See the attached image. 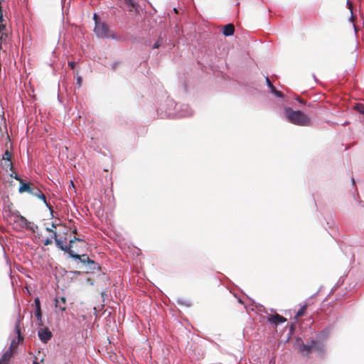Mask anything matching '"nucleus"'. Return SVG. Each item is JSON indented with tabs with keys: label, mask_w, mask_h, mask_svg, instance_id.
I'll list each match as a JSON object with an SVG mask.
<instances>
[{
	"label": "nucleus",
	"mask_w": 364,
	"mask_h": 364,
	"mask_svg": "<svg viewBox=\"0 0 364 364\" xmlns=\"http://www.w3.org/2000/svg\"><path fill=\"white\" fill-rule=\"evenodd\" d=\"M289 338H290V337L289 336V337L287 338V342L289 340Z\"/></svg>",
	"instance_id": "nucleus-62"
},
{
	"label": "nucleus",
	"mask_w": 364,
	"mask_h": 364,
	"mask_svg": "<svg viewBox=\"0 0 364 364\" xmlns=\"http://www.w3.org/2000/svg\"><path fill=\"white\" fill-rule=\"evenodd\" d=\"M300 350L302 352H306V355H309L310 353L312 352V344L310 341L307 343H302V345L300 347Z\"/></svg>",
	"instance_id": "nucleus-23"
},
{
	"label": "nucleus",
	"mask_w": 364,
	"mask_h": 364,
	"mask_svg": "<svg viewBox=\"0 0 364 364\" xmlns=\"http://www.w3.org/2000/svg\"><path fill=\"white\" fill-rule=\"evenodd\" d=\"M83 242V239L80 238V237H74L73 239H70V241H69V243L70 245H71V248H73V242Z\"/></svg>",
	"instance_id": "nucleus-31"
},
{
	"label": "nucleus",
	"mask_w": 364,
	"mask_h": 364,
	"mask_svg": "<svg viewBox=\"0 0 364 364\" xmlns=\"http://www.w3.org/2000/svg\"><path fill=\"white\" fill-rule=\"evenodd\" d=\"M296 329V326H295V324L294 323H291V326H289V334L291 335Z\"/></svg>",
	"instance_id": "nucleus-38"
},
{
	"label": "nucleus",
	"mask_w": 364,
	"mask_h": 364,
	"mask_svg": "<svg viewBox=\"0 0 364 364\" xmlns=\"http://www.w3.org/2000/svg\"><path fill=\"white\" fill-rule=\"evenodd\" d=\"M16 210H14L13 209V203H9L7 205H6L4 207V216L5 218H11V217H14V218H15V214L14 212H15Z\"/></svg>",
	"instance_id": "nucleus-18"
},
{
	"label": "nucleus",
	"mask_w": 364,
	"mask_h": 364,
	"mask_svg": "<svg viewBox=\"0 0 364 364\" xmlns=\"http://www.w3.org/2000/svg\"><path fill=\"white\" fill-rule=\"evenodd\" d=\"M237 301H238L239 303L243 304V301H242V300L240 298H238Z\"/></svg>",
	"instance_id": "nucleus-52"
},
{
	"label": "nucleus",
	"mask_w": 364,
	"mask_h": 364,
	"mask_svg": "<svg viewBox=\"0 0 364 364\" xmlns=\"http://www.w3.org/2000/svg\"><path fill=\"white\" fill-rule=\"evenodd\" d=\"M57 225L55 223H51V227H50V229H53L54 228H56Z\"/></svg>",
	"instance_id": "nucleus-45"
},
{
	"label": "nucleus",
	"mask_w": 364,
	"mask_h": 364,
	"mask_svg": "<svg viewBox=\"0 0 364 364\" xmlns=\"http://www.w3.org/2000/svg\"><path fill=\"white\" fill-rule=\"evenodd\" d=\"M175 12H177V9L176 8L173 9Z\"/></svg>",
	"instance_id": "nucleus-60"
},
{
	"label": "nucleus",
	"mask_w": 364,
	"mask_h": 364,
	"mask_svg": "<svg viewBox=\"0 0 364 364\" xmlns=\"http://www.w3.org/2000/svg\"><path fill=\"white\" fill-rule=\"evenodd\" d=\"M46 230L47 232H52V235H53V238H54V239H55V238H58V237H57V236H58L57 232H56L55 230H53V229H50V228H49V227H47V228H46Z\"/></svg>",
	"instance_id": "nucleus-35"
},
{
	"label": "nucleus",
	"mask_w": 364,
	"mask_h": 364,
	"mask_svg": "<svg viewBox=\"0 0 364 364\" xmlns=\"http://www.w3.org/2000/svg\"><path fill=\"white\" fill-rule=\"evenodd\" d=\"M34 306H35L34 312L42 311H41V300H40V298L38 296H36V297L34 298Z\"/></svg>",
	"instance_id": "nucleus-27"
},
{
	"label": "nucleus",
	"mask_w": 364,
	"mask_h": 364,
	"mask_svg": "<svg viewBox=\"0 0 364 364\" xmlns=\"http://www.w3.org/2000/svg\"><path fill=\"white\" fill-rule=\"evenodd\" d=\"M76 63L75 61H69L68 62V66L70 68V69H74L75 67Z\"/></svg>",
	"instance_id": "nucleus-40"
},
{
	"label": "nucleus",
	"mask_w": 364,
	"mask_h": 364,
	"mask_svg": "<svg viewBox=\"0 0 364 364\" xmlns=\"http://www.w3.org/2000/svg\"><path fill=\"white\" fill-rule=\"evenodd\" d=\"M296 100L299 103H300L301 105L304 104V100H302L301 97H296Z\"/></svg>",
	"instance_id": "nucleus-41"
},
{
	"label": "nucleus",
	"mask_w": 364,
	"mask_h": 364,
	"mask_svg": "<svg viewBox=\"0 0 364 364\" xmlns=\"http://www.w3.org/2000/svg\"><path fill=\"white\" fill-rule=\"evenodd\" d=\"M306 308H307V305L306 304H304V306L300 307V309L297 311V312L296 314V316H294V319L296 321L297 320L298 317H301V316H304V312H305Z\"/></svg>",
	"instance_id": "nucleus-28"
},
{
	"label": "nucleus",
	"mask_w": 364,
	"mask_h": 364,
	"mask_svg": "<svg viewBox=\"0 0 364 364\" xmlns=\"http://www.w3.org/2000/svg\"><path fill=\"white\" fill-rule=\"evenodd\" d=\"M93 32L97 38H108L119 41L122 38L117 36L113 31H111L107 23L102 22L100 25L94 27Z\"/></svg>",
	"instance_id": "nucleus-2"
},
{
	"label": "nucleus",
	"mask_w": 364,
	"mask_h": 364,
	"mask_svg": "<svg viewBox=\"0 0 364 364\" xmlns=\"http://www.w3.org/2000/svg\"><path fill=\"white\" fill-rule=\"evenodd\" d=\"M176 301V303L179 306H185V307L189 308L192 306L191 301H190L189 300L185 299L183 298H181V297H178Z\"/></svg>",
	"instance_id": "nucleus-22"
},
{
	"label": "nucleus",
	"mask_w": 364,
	"mask_h": 364,
	"mask_svg": "<svg viewBox=\"0 0 364 364\" xmlns=\"http://www.w3.org/2000/svg\"><path fill=\"white\" fill-rule=\"evenodd\" d=\"M69 258L73 259L75 262L77 264H81V266L79 267V268H81L82 267H86L87 265V262L90 260V257L86 254L79 255L76 253L75 251H70L69 252Z\"/></svg>",
	"instance_id": "nucleus-6"
},
{
	"label": "nucleus",
	"mask_w": 364,
	"mask_h": 364,
	"mask_svg": "<svg viewBox=\"0 0 364 364\" xmlns=\"http://www.w3.org/2000/svg\"><path fill=\"white\" fill-rule=\"evenodd\" d=\"M336 328V322H333L328 326H326L323 330L318 331L316 333V338L324 341L326 340L331 335V332Z\"/></svg>",
	"instance_id": "nucleus-8"
},
{
	"label": "nucleus",
	"mask_w": 364,
	"mask_h": 364,
	"mask_svg": "<svg viewBox=\"0 0 364 364\" xmlns=\"http://www.w3.org/2000/svg\"><path fill=\"white\" fill-rule=\"evenodd\" d=\"M70 186H72L73 188L75 187L73 181H70Z\"/></svg>",
	"instance_id": "nucleus-54"
},
{
	"label": "nucleus",
	"mask_w": 364,
	"mask_h": 364,
	"mask_svg": "<svg viewBox=\"0 0 364 364\" xmlns=\"http://www.w3.org/2000/svg\"><path fill=\"white\" fill-rule=\"evenodd\" d=\"M353 25V28H354L355 33L356 34L357 29H356L355 25L354 23Z\"/></svg>",
	"instance_id": "nucleus-51"
},
{
	"label": "nucleus",
	"mask_w": 364,
	"mask_h": 364,
	"mask_svg": "<svg viewBox=\"0 0 364 364\" xmlns=\"http://www.w3.org/2000/svg\"><path fill=\"white\" fill-rule=\"evenodd\" d=\"M1 159L5 161V164L2 165V167L5 169L9 168L11 170L13 168V165L11 163V152L9 150H6L4 153L1 156Z\"/></svg>",
	"instance_id": "nucleus-13"
},
{
	"label": "nucleus",
	"mask_w": 364,
	"mask_h": 364,
	"mask_svg": "<svg viewBox=\"0 0 364 364\" xmlns=\"http://www.w3.org/2000/svg\"><path fill=\"white\" fill-rule=\"evenodd\" d=\"M235 27L232 23H228L223 26L222 33L225 36H232L234 35Z\"/></svg>",
	"instance_id": "nucleus-17"
},
{
	"label": "nucleus",
	"mask_w": 364,
	"mask_h": 364,
	"mask_svg": "<svg viewBox=\"0 0 364 364\" xmlns=\"http://www.w3.org/2000/svg\"><path fill=\"white\" fill-rule=\"evenodd\" d=\"M166 42V36H162L161 33L158 37L156 42L153 44L151 48L152 49H159V48L162 47L164 43Z\"/></svg>",
	"instance_id": "nucleus-19"
},
{
	"label": "nucleus",
	"mask_w": 364,
	"mask_h": 364,
	"mask_svg": "<svg viewBox=\"0 0 364 364\" xmlns=\"http://www.w3.org/2000/svg\"><path fill=\"white\" fill-rule=\"evenodd\" d=\"M13 356V350H11V347H9L6 352L2 355L1 358L6 361L9 362L10 359Z\"/></svg>",
	"instance_id": "nucleus-24"
},
{
	"label": "nucleus",
	"mask_w": 364,
	"mask_h": 364,
	"mask_svg": "<svg viewBox=\"0 0 364 364\" xmlns=\"http://www.w3.org/2000/svg\"><path fill=\"white\" fill-rule=\"evenodd\" d=\"M10 176L15 178L16 180L18 181L20 183L23 181V179L21 178V176L15 172H12L10 174Z\"/></svg>",
	"instance_id": "nucleus-34"
},
{
	"label": "nucleus",
	"mask_w": 364,
	"mask_h": 364,
	"mask_svg": "<svg viewBox=\"0 0 364 364\" xmlns=\"http://www.w3.org/2000/svg\"><path fill=\"white\" fill-rule=\"evenodd\" d=\"M166 104L167 106V109L165 112H164L163 107H161L158 109L157 112L158 115L161 118L167 117L166 114H168L169 112H173L176 110V108L178 107V104H177L173 99L167 98L166 101Z\"/></svg>",
	"instance_id": "nucleus-5"
},
{
	"label": "nucleus",
	"mask_w": 364,
	"mask_h": 364,
	"mask_svg": "<svg viewBox=\"0 0 364 364\" xmlns=\"http://www.w3.org/2000/svg\"><path fill=\"white\" fill-rule=\"evenodd\" d=\"M33 188L30 183L28 182H25L23 180L20 183V186L18 188V192L19 193H24V192H27L28 193L31 194V193L33 191Z\"/></svg>",
	"instance_id": "nucleus-16"
},
{
	"label": "nucleus",
	"mask_w": 364,
	"mask_h": 364,
	"mask_svg": "<svg viewBox=\"0 0 364 364\" xmlns=\"http://www.w3.org/2000/svg\"><path fill=\"white\" fill-rule=\"evenodd\" d=\"M0 1L1 2V0H0Z\"/></svg>",
	"instance_id": "nucleus-63"
},
{
	"label": "nucleus",
	"mask_w": 364,
	"mask_h": 364,
	"mask_svg": "<svg viewBox=\"0 0 364 364\" xmlns=\"http://www.w3.org/2000/svg\"><path fill=\"white\" fill-rule=\"evenodd\" d=\"M357 57H358V53H355V54L354 65H355V63H356V61H357Z\"/></svg>",
	"instance_id": "nucleus-47"
},
{
	"label": "nucleus",
	"mask_w": 364,
	"mask_h": 364,
	"mask_svg": "<svg viewBox=\"0 0 364 364\" xmlns=\"http://www.w3.org/2000/svg\"><path fill=\"white\" fill-rule=\"evenodd\" d=\"M90 285H93V284H94V282H93L92 281H90Z\"/></svg>",
	"instance_id": "nucleus-58"
},
{
	"label": "nucleus",
	"mask_w": 364,
	"mask_h": 364,
	"mask_svg": "<svg viewBox=\"0 0 364 364\" xmlns=\"http://www.w3.org/2000/svg\"><path fill=\"white\" fill-rule=\"evenodd\" d=\"M284 115L289 123L300 127H309L311 124L310 117L299 109L294 110L289 107H285Z\"/></svg>",
	"instance_id": "nucleus-1"
},
{
	"label": "nucleus",
	"mask_w": 364,
	"mask_h": 364,
	"mask_svg": "<svg viewBox=\"0 0 364 364\" xmlns=\"http://www.w3.org/2000/svg\"><path fill=\"white\" fill-rule=\"evenodd\" d=\"M353 108L359 114L364 116V104L360 102L355 103V105L353 106Z\"/></svg>",
	"instance_id": "nucleus-26"
},
{
	"label": "nucleus",
	"mask_w": 364,
	"mask_h": 364,
	"mask_svg": "<svg viewBox=\"0 0 364 364\" xmlns=\"http://www.w3.org/2000/svg\"><path fill=\"white\" fill-rule=\"evenodd\" d=\"M72 232H73V234H77V228H74V229L72 230Z\"/></svg>",
	"instance_id": "nucleus-48"
},
{
	"label": "nucleus",
	"mask_w": 364,
	"mask_h": 364,
	"mask_svg": "<svg viewBox=\"0 0 364 364\" xmlns=\"http://www.w3.org/2000/svg\"><path fill=\"white\" fill-rule=\"evenodd\" d=\"M73 274H76V275H79L80 274V272L78 271H75V272H73Z\"/></svg>",
	"instance_id": "nucleus-50"
},
{
	"label": "nucleus",
	"mask_w": 364,
	"mask_h": 364,
	"mask_svg": "<svg viewBox=\"0 0 364 364\" xmlns=\"http://www.w3.org/2000/svg\"><path fill=\"white\" fill-rule=\"evenodd\" d=\"M0 364H9V362L2 360V358H0Z\"/></svg>",
	"instance_id": "nucleus-44"
},
{
	"label": "nucleus",
	"mask_w": 364,
	"mask_h": 364,
	"mask_svg": "<svg viewBox=\"0 0 364 364\" xmlns=\"http://www.w3.org/2000/svg\"><path fill=\"white\" fill-rule=\"evenodd\" d=\"M313 76H314V80H315V81H317L316 76L314 75H313Z\"/></svg>",
	"instance_id": "nucleus-56"
},
{
	"label": "nucleus",
	"mask_w": 364,
	"mask_h": 364,
	"mask_svg": "<svg viewBox=\"0 0 364 364\" xmlns=\"http://www.w3.org/2000/svg\"><path fill=\"white\" fill-rule=\"evenodd\" d=\"M193 110L187 104L178 105L176 110L173 112H169L166 114V116L168 118L176 117H187L193 114Z\"/></svg>",
	"instance_id": "nucleus-3"
},
{
	"label": "nucleus",
	"mask_w": 364,
	"mask_h": 364,
	"mask_svg": "<svg viewBox=\"0 0 364 364\" xmlns=\"http://www.w3.org/2000/svg\"><path fill=\"white\" fill-rule=\"evenodd\" d=\"M67 237H64V240H63L61 238H55V243L56 247L60 250L61 251H63L65 253H67L69 256L70 251H73L71 248V245L65 244V242L66 241Z\"/></svg>",
	"instance_id": "nucleus-11"
},
{
	"label": "nucleus",
	"mask_w": 364,
	"mask_h": 364,
	"mask_svg": "<svg viewBox=\"0 0 364 364\" xmlns=\"http://www.w3.org/2000/svg\"><path fill=\"white\" fill-rule=\"evenodd\" d=\"M124 3L129 7V11L134 10L138 13L139 4L134 0H123Z\"/></svg>",
	"instance_id": "nucleus-21"
},
{
	"label": "nucleus",
	"mask_w": 364,
	"mask_h": 364,
	"mask_svg": "<svg viewBox=\"0 0 364 364\" xmlns=\"http://www.w3.org/2000/svg\"><path fill=\"white\" fill-rule=\"evenodd\" d=\"M270 92H271V93H272L273 95H274L276 97H279V98L284 99V97H285V96H284V95L282 92H280V91L277 90L276 89V87H274V88H272V89L270 90Z\"/></svg>",
	"instance_id": "nucleus-29"
},
{
	"label": "nucleus",
	"mask_w": 364,
	"mask_h": 364,
	"mask_svg": "<svg viewBox=\"0 0 364 364\" xmlns=\"http://www.w3.org/2000/svg\"><path fill=\"white\" fill-rule=\"evenodd\" d=\"M353 18V14L350 16V20L351 21Z\"/></svg>",
	"instance_id": "nucleus-61"
},
{
	"label": "nucleus",
	"mask_w": 364,
	"mask_h": 364,
	"mask_svg": "<svg viewBox=\"0 0 364 364\" xmlns=\"http://www.w3.org/2000/svg\"><path fill=\"white\" fill-rule=\"evenodd\" d=\"M76 82H77L78 87H81L82 82V78L81 76H77Z\"/></svg>",
	"instance_id": "nucleus-39"
},
{
	"label": "nucleus",
	"mask_w": 364,
	"mask_h": 364,
	"mask_svg": "<svg viewBox=\"0 0 364 364\" xmlns=\"http://www.w3.org/2000/svg\"><path fill=\"white\" fill-rule=\"evenodd\" d=\"M31 226H33V230H34L35 231H36V229H38V228L37 225H34V224H31Z\"/></svg>",
	"instance_id": "nucleus-46"
},
{
	"label": "nucleus",
	"mask_w": 364,
	"mask_h": 364,
	"mask_svg": "<svg viewBox=\"0 0 364 364\" xmlns=\"http://www.w3.org/2000/svg\"><path fill=\"white\" fill-rule=\"evenodd\" d=\"M87 262V265L85 267L87 273H94L95 270L101 272V267L97 262L91 259H90Z\"/></svg>",
	"instance_id": "nucleus-15"
},
{
	"label": "nucleus",
	"mask_w": 364,
	"mask_h": 364,
	"mask_svg": "<svg viewBox=\"0 0 364 364\" xmlns=\"http://www.w3.org/2000/svg\"><path fill=\"white\" fill-rule=\"evenodd\" d=\"M318 291H319V289L315 294H312L309 298H312L314 296H316L318 293Z\"/></svg>",
	"instance_id": "nucleus-49"
},
{
	"label": "nucleus",
	"mask_w": 364,
	"mask_h": 364,
	"mask_svg": "<svg viewBox=\"0 0 364 364\" xmlns=\"http://www.w3.org/2000/svg\"><path fill=\"white\" fill-rule=\"evenodd\" d=\"M93 20H94V22H95V26L100 25V23H102L100 21V16L97 13H94L93 14Z\"/></svg>",
	"instance_id": "nucleus-30"
},
{
	"label": "nucleus",
	"mask_w": 364,
	"mask_h": 364,
	"mask_svg": "<svg viewBox=\"0 0 364 364\" xmlns=\"http://www.w3.org/2000/svg\"><path fill=\"white\" fill-rule=\"evenodd\" d=\"M34 315H35V317L36 318V320H37V325L41 328V327H44V323H43V315H42V311H39V312H34Z\"/></svg>",
	"instance_id": "nucleus-25"
},
{
	"label": "nucleus",
	"mask_w": 364,
	"mask_h": 364,
	"mask_svg": "<svg viewBox=\"0 0 364 364\" xmlns=\"http://www.w3.org/2000/svg\"><path fill=\"white\" fill-rule=\"evenodd\" d=\"M312 344V351H317L319 355H323L325 353V346L323 341L315 338L311 341Z\"/></svg>",
	"instance_id": "nucleus-12"
},
{
	"label": "nucleus",
	"mask_w": 364,
	"mask_h": 364,
	"mask_svg": "<svg viewBox=\"0 0 364 364\" xmlns=\"http://www.w3.org/2000/svg\"><path fill=\"white\" fill-rule=\"evenodd\" d=\"M121 63V61H114L113 62L112 64H111V69L113 70H115L117 65H119Z\"/></svg>",
	"instance_id": "nucleus-37"
},
{
	"label": "nucleus",
	"mask_w": 364,
	"mask_h": 364,
	"mask_svg": "<svg viewBox=\"0 0 364 364\" xmlns=\"http://www.w3.org/2000/svg\"><path fill=\"white\" fill-rule=\"evenodd\" d=\"M38 337L44 344H46L53 337V333L48 326L41 327L38 330Z\"/></svg>",
	"instance_id": "nucleus-9"
},
{
	"label": "nucleus",
	"mask_w": 364,
	"mask_h": 364,
	"mask_svg": "<svg viewBox=\"0 0 364 364\" xmlns=\"http://www.w3.org/2000/svg\"><path fill=\"white\" fill-rule=\"evenodd\" d=\"M20 323H21V320L18 317L16 321L15 326H14V331H15V333L17 335L18 342H22L23 340V336L21 333Z\"/></svg>",
	"instance_id": "nucleus-20"
},
{
	"label": "nucleus",
	"mask_w": 364,
	"mask_h": 364,
	"mask_svg": "<svg viewBox=\"0 0 364 364\" xmlns=\"http://www.w3.org/2000/svg\"><path fill=\"white\" fill-rule=\"evenodd\" d=\"M4 21V16H3V11H0V31L5 28V26L3 25Z\"/></svg>",
	"instance_id": "nucleus-36"
},
{
	"label": "nucleus",
	"mask_w": 364,
	"mask_h": 364,
	"mask_svg": "<svg viewBox=\"0 0 364 364\" xmlns=\"http://www.w3.org/2000/svg\"><path fill=\"white\" fill-rule=\"evenodd\" d=\"M16 344V339H13L11 342V346L9 347H11V350H13V346Z\"/></svg>",
	"instance_id": "nucleus-42"
},
{
	"label": "nucleus",
	"mask_w": 364,
	"mask_h": 364,
	"mask_svg": "<svg viewBox=\"0 0 364 364\" xmlns=\"http://www.w3.org/2000/svg\"><path fill=\"white\" fill-rule=\"evenodd\" d=\"M347 4L349 5L350 6V1L349 0H347Z\"/></svg>",
	"instance_id": "nucleus-57"
},
{
	"label": "nucleus",
	"mask_w": 364,
	"mask_h": 364,
	"mask_svg": "<svg viewBox=\"0 0 364 364\" xmlns=\"http://www.w3.org/2000/svg\"><path fill=\"white\" fill-rule=\"evenodd\" d=\"M265 82L267 87L271 90L272 88L274 87V86L272 85V82L270 81L268 76L265 77Z\"/></svg>",
	"instance_id": "nucleus-32"
},
{
	"label": "nucleus",
	"mask_w": 364,
	"mask_h": 364,
	"mask_svg": "<svg viewBox=\"0 0 364 364\" xmlns=\"http://www.w3.org/2000/svg\"><path fill=\"white\" fill-rule=\"evenodd\" d=\"M66 299L65 296L56 297L55 299V308L56 311L58 310L63 312L66 309Z\"/></svg>",
	"instance_id": "nucleus-14"
},
{
	"label": "nucleus",
	"mask_w": 364,
	"mask_h": 364,
	"mask_svg": "<svg viewBox=\"0 0 364 364\" xmlns=\"http://www.w3.org/2000/svg\"><path fill=\"white\" fill-rule=\"evenodd\" d=\"M14 213L15 214V218L13 220L14 223H19L21 228H26V230L35 232L33 226H31V223L24 216L21 215L18 210H15Z\"/></svg>",
	"instance_id": "nucleus-4"
},
{
	"label": "nucleus",
	"mask_w": 364,
	"mask_h": 364,
	"mask_svg": "<svg viewBox=\"0 0 364 364\" xmlns=\"http://www.w3.org/2000/svg\"><path fill=\"white\" fill-rule=\"evenodd\" d=\"M351 183H352L353 185L355 184V180H354L353 178H351Z\"/></svg>",
	"instance_id": "nucleus-53"
},
{
	"label": "nucleus",
	"mask_w": 364,
	"mask_h": 364,
	"mask_svg": "<svg viewBox=\"0 0 364 364\" xmlns=\"http://www.w3.org/2000/svg\"><path fill=\"white\" fill-rule=\"evenodd\" d=\"M32 364H40L38 362L34 360Z\"/></svg>",
	"instance_id": "nucleus-55"
},
{
	"label": "nucleus",
	"mask_w": 364,
	"mask_h": 364,
	"mask_svg": "<svg viewBox=\"0 0 364 364\" xmlns=\"http://www.w3.org/2000/svg\"><path fill=\"white\" fill-rule=\"evenodd\" d=\"M338 286H336L333 289L332 291L335 290L336 289H337Z\"/></svg>",
	"instance_id": "nucleus-59"
},
{
	"label": "nucleus",
	"mask_w": 364,
	"mask_h": 364,
	"mask_svg": "<svg viewBox=\"0 0 364 364\" xmlns=\"http://www.w3.org/2000/svg\"><path fill=\"white\" fill-rule=\"evenodd\" d=\"M100 294H101V296H102V298L103 299V301H104L105 296H107V294H106V292L105 291H102Z\"/></svg>",
	"instance_id": "nucleus-43"
},
{
	"label": "nucleus",
	"mask_w": 364,
	"mask_h": 364,
	"mask_svg": "<svg viewBox=\"0 0 364 364\" xmlns=\"http://www.w3.org/2000/svg\"><path fill=\"white\" fill-rule=\"evenodd\" d=\"M31 195L37 197L38 198H39L40 200H41L43 202V203L45 204V205L46 206V208L48 209V210L50 212L51 218H53L54 217V215H53L54 211H53L52 207L50 206V205L47 203L46 198V196L44 195V193L38 187L33 186V191L31 193Z\"/></svg>",
	"instance_id": "nucleus-7"
},
{
	"label": "nucleus",
	"mask_w": 364,
	"mask_h": 364,
	"mask_svg": "<svg viewBox=\"0 0 364 364\" xmlns=\"http://www.w3.org/2000/svg\"><path fill=\"white\" fill-rule=\"evenodd\" d=\"M52 240H53V235H50V237H48L46 239L44 240L43 244L46 246L50 245L52 244Z\"/></svg>",
	"instance_id": "nucleus-33"
},
{
	"label": "nucleus",
	"mask_w": 364,
	"mask_h": 364,
	"mask_svg": "<svg viewBox=\"0 0 364 364\" xmlns=\"http://www.w3.org/2000/svg\"><path fill=\"white\" fill-rule=\"evenodd\" d=\"M267 319L268 322H269L271 324L274 325L275 326H277L280 323H283L287 321V319L286 318L277 314H268L267 316Z\"/></svg>",
	"instance_id": "nucleus-10"
}]
</instances>
